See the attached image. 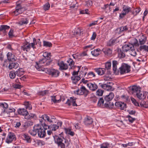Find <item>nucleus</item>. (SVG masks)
<instances>
[{
    "instance_id": "obj_1",
    "label": "nucleus",
    "mask_w": 148,
    "mask_h": 148,
    "mask_svg": "<svg viewBox=\"0 0 148 148\" xmlns=\"http://www.w3.org/2000/svg\"><path fill=\"white\" fill-rule=\"evenodd\" d=\"M114 97V94L112 92H110L109 94L103 97L105 100V106L107 108H112L114 106V104L111 101Z\"/></svg>"
},
{
    "instance_id": "obj_2",
    "label": "nucleus",
    "mask_w": 148,
    "mask_h": 148,
    "mask_svg": "<svg viewBox=\"0 0 148 148\" xmlns=\"http://www.w3.org/2000/svg\"><path fill=\"white\" fill-rule=\"evenodd\" d=\"M122 11L119 14V19H122L125 16L130 12H132V8L127 5H124L122 6Z\"/></svg>"
},
{
    "instance_id": "obj_3",
    "label": "nucleus",
    "mask_w": 148,
    "mask_h": 148,
    "mask_svg": "<svg viewBox=\"0 0 148 148\" xmlns=\"http://www.w3.org/2000/svg\"><path fill=\"white\" fill-rule=\"evenodd\" d=\"M42 125L38 124V126L40 128L38 130V136L40 138H43L46 135V130L47 129V126L46 123L42 124Z\"/></svg>"
},
{
    "instance_id": "obj_4",
    "label": "nucleus",
    "mask_w": 148,
    "mask_h": 148,
    "mask_svg": "<svg viewBox=\"0 0 148 148\" xmlns=\"http://www.w3.org/2000/svg\"><path fill=\"white\" fill-rule=\"evenodd\" d=\"M119 71L121 75L128 73L130 71V66L126 64H122Z\"/></svg>"
},
{
    "instance_id": "obj_5",
    "label": "nucleus",
    "mask_w": 148,
    "mask_h": 148,
    "mask_svg": "<svg viewBox=\"0 0 148 148\" xmlns=\"http://www.w3.org/2000/svg\"><path fill=\"white\" fill-rule=\"evenodd\" d=\"M129 92L134 95H136L141 90V88L139 86L133 85L129 88Z\"/></svg>"
},
{
    "instance_id": "obj_6",
    "label": "nucleus",
    "mask_w": 148,
    "mask_h": 148,
    "mask_svg": "<svg viewBox=\"0 0 148 148\" xmlns=\"http://www.w3.org/2000/svg\"><path fill=\"white\" fill-rule=\"evenodd\" d=\"M77 94L79 95H84L86 97L89 93V91L84 86H82L80 88L76 91Z\"/></svg>"
},
{
    "instance_id": "obj_7",
    "label": "nucleus",
    "mask_w": 148,
    "mask_h": 148,
    "mask_svg": "<svg viewBox=\"0 0 148 148\" xmlns=\"http://www.w3.org/2000/svg\"><path fill=\"white\" fill-rule=\"evenodd\" d=\"M22 9L23 8L20 4L17 3L15 8V10L13 11L12 12V15L16 16L21 14L23 12Z\"/></svg>"
},
{
    "instance_id": "obj_8",
    "label": "nucleus",
    "mask_w": 148,
    "mask_h": 148,
    "mask_svg": "<svg viewBox=\"0 0 148 148\" xmlns=\"http://www.w3.org/2000/svg\"><path fill=\"white\" fill-rule=\"evenodd\" d=\"M62 122L60 121L57 123V124H51L50 125L46 124V126H47V129H49L52 131H55L59 128V126H62Z\"/></svg>"
},
{
    "instance_id": "obj_9",
    "label": "nucleus",
    "mask_w": 148,
    "mask_h": 148,
    "mask_svg": "<svg viewBox=\"0 0 148 148\" xmlns=\"http://www.w3.org/2000/svg\"><path fill=\"white\" fill-rule=\"evenodd\" d=\"M57 64L59 67V69L60 70H65L68 68V64L64 63L63 61H58L57 62Z\"/></svg>"
},
{
    "instance_id": "obj_10",
    "label": "nucleus",
    "mask_w": 148,
    "mask_h": 148,
    "mask_svg": "<svg viewBox=\"0 0 148 148\" xmlns=\"http://www.w3.org/2000/svg\"><path fill=\"white\" fill-rule=\"evenodd\" d=\"M48 72L49 75L53 77H57L60 74L59 71L54 69H49L48 70Z\"/></svg>"
},
{
    "instance_id": "obj_11",
    "label": "nucleus",
    "mask_w": 148,
    "mask_h": 148,
    "mask_svg": "<svg viewBox=\"0 0 148 148\" xmlns=\"http://www.w3.org/2000/svg\"><path fill=\"white\" fill-rule=\"evenodd\" d=\"M76 98L74 97H70L69 99H68L65 104L68 105L69 106L71 105L73 106H77V105L76 103Z\"/></svg>"
},
{
    "instance_id": "obj_12",
    "label": "nucleus",
    "mask_w": 148,
    "mask_h": 148,
    "mask_svg": "<svg viewBox=\"0 0 148 148\" xmlns=\"http://www.w3.org/2000/svg\"><path fill=\"white\" fill-rule=\"evenodd\" d=\"M115 106L117 108L121 110H124L126 108V103L121 101L116 102Z\"/></svg>"
},
{
    "instance_id": "obj_13",
    "label": "nucleus",
    "mask_w": 148,
    "mask_h": 148,
    "mask_svg": "<svg viewBox=\"0 0 148 148\" xmlns=\"http://www.w3.org/2000/svg\"><path fill=\"white\" fill-rule=\"evenodd\" d=\"M54 139V141L57 144L58 147H60L61 148H65V145L63 142L66 143V139Z\"/></svg>"
},
{
    "instance_id": "obj_14",
    "label": "nucleus",
    "mask_w": 148,
    "mask_h": 148,
    "mask_svg": "<svg viewBox=\"0 0 148 148\" xmlns=\"http://www.w3.org/2000/svg\"><path fill=\"white\" fill-rule=\"evenodd\" d=\"M134 46L133 45L130 44H125L122 47L123 51L127 52L130 51L131 50H133Z\"/></svg>"
},
{
    "instance_id": "obj_15",
    "label": "nucleus",
    "mask_w": 148,
    "mask_h": 148,
    "mask_svg": "<svg viewBox=\"0 0 148 148\" xmlns=\"http://www.w3.org/2000/svg\"><path fill=\"white\" fill-rule=\"evenodd\" d=\"M39 64H41L42 66H47L49 65L51 62V61L46 59L45 58H43L38 61Z\"/></svg>"
},
{
    "instance_id": "obj_16",
    "label": "nucleus",
    "mask_w": 148,
    "mask_h": 148,
    "mask_svg": "<svg viewBox=\"0 0 148 148\" xmlns=\"http://www.w3.org/2000/svg\"><path fill=\"white\" fill-rule=\"evenodd\" d=\"M7 56L8 60L9 61H14L16 59V58L15 55L10 52H8L7 53Z\"/></svg>"
},
{
    "instance_id": "obj_17",
    "label": "nucleus",
    "mask_w": 148,
    "mask_h": 148,
    "mask_svg": "<svg viewBox=\"0 0 148 148\" xmlns=\"http://www.w3.org/2000/svg\"><path fill=\"white\" fill-rule=\"evenodd\" d=\"M33 145L36 146H41L44 145L45 143L42 140L39 139H33Z\"/></svg>"
},
{
    "instance_id": "obj_18",
    "label": "nucleus",
    "mask_w": 148,
    "mask_h": 148,
    "mask_svg": "<svg viewBox=\"0 0 148 148\" xmlns=\"http://www.w3.org/2000/svg\"><path fill=\"white\" fill-rule=\"evenodd\" d=\"M40 127L38 126V124H37L35 125L33 128V129L29 131L30 134L33 136L36 135L38 133V130L40 129Z\"/></svg>"
},
{
    "instance_id": "obj_19",
    "label": "nucleus",
    "mask_w": 148,
    "mask_h": 148,
    "mask_svg": "<svg viewBox=\"0 0 148 148\" xmlns=\"http://www.w3.org/2000/svg\"><path fill=\"white\" fill-rule=\"evenodd\" d=\"M94 70L99 75H103L106 71L105 69L101 68H95Z\"/></svg>"
},
{
    "instance_id": "obj_20",
    "label": "nucleus",
    "mask_w": 148,
    "mask_h": 148,
    "mask_svg": "<svg viewBox=\"0 0 148 148\" xmlns=\"http://www.w3.org/2000/svg\"><path fill=\"white\" fill-rule=\"evenodd\" d=\"M87 71L88 69L86 66H85L82 67V70L79 72V76L81 77L86 76Z\"/></svg>"
},
{
    "instance_id": "obj_21",
    "label": "nucleus",
    "mask_w": 148,
    "mask_h": 148,
    "mask_svg": "<svg viewBox=\"0 0 148 148\" xmlns=\"http://www.w3.org/2000/svg\"><path fill=\"white\" fill-rule=\"evenodd\" d=\"M21 49L23 51L27 52L30 49V45L27 42L26 43L23 44L21 46Z\"/></svg>"
},
{
    "instance_id": "obj_22",
    "label": "nucleus",
    "mask_w": 148,
    "mask_h": 148,
    "mask_svg": "<svg viewBox=\"0 0 148 148\" xmlns=\"http://www.w3.org/2000/svg\"><path fill=\"white\" fill-rule=\"evenodd\" d=\"M29 18V17L21 18L20 20L18 22V24L21 25H26L28 23Z\"/></svg>"
},
{
    "instance_id": "obj_23",
    "label": "nucleus",
    "mask_w": 148,
    "mask_h": 148,
    "mask_svg": "<svg viewBox=\"0 0 148 148\" xmlns=\"http://www.w3.org/2000/svg\"><path fill=\"white\" fill-rule=\"evenodd\" d=\"M119 64V62L116 60L112 61V69L114 73L118 74L119 72V70L117 71V65Z\"/></svg>"
},
{
    "instance_id": "obj_24",
    "label": "nucleus",
    "mask_w": 148,
    "mask_h": 148,
    "mask_svg": "<svg viewBox=\"0 0 148 148\" xmlns=\"http://www.w3.org/2000/svg\"><path fill=\"white\" fill-rule=\"evenodd\" d=\"M87 86L89 88L90 90L92 91H95L97 88V85L94 83H92L90 82H88Z\"/></svg>"
},
{
    "instance_id": "obj_25",
    "label": "nucleus",
    "mask_w": 148,
    "mask_h": 148,
    "mask_svg": "<svg viewBox=\"0 0 148 148\" xmlns=\"http://www.w3.org/2000/svg\"><path fill=\"white\" fill-rule=\"evenodd\" d=\"M18 112L19 114L24 116L25 117L27 114L28 111L26 109L19 108L18 110Z\"/></svg>"
},
{
    "instance_id": "obj_26",
    "label": "nucleus",
    "mask_w": 148,
    "mask_h": 148,
    "mask_svg": "<svg viewBox=\"0 0 148 148\" xmlns=\"http://www.w3.org/2000/svg\"><path fill=\"white\" fill-rule=\"evenodd\" d=\"M110 82L109 83L107 82V84H101V86L105 90L108 91L111 90H112V87L108 84H110Z\"/></svg>"
},
{
    "instance_id": "obj_27",
    "label": "nucleus",
    "mask_w": 148,
    "mask_h": 148,
    "mask_svg": "<svg viewBox=\"0 0 148 148\" xmlns=\"http://www.w3.org/2000/svg\"><path fill=\"white\" fill-rule=\"evenodd\" d=\"M105 100L102 97L98 99V101L97 103L98 106L101 108H103L105 107Z\"/></svg>"
},
{
    "instance_id": "obj_28",
    "label": "nucleus",
    "mask_w": 148,
    "mask_h": 148,
    "mask_svg": "<svg viewBox=\"0 0 148 148\" xmlns=\"http://www.w3.org/2000/svg\"><path fill=\"white\" fill-rule=\"evenodd\" d=\"M84 122L86 125L91 124L93 122L92 119L89 116H87L85 119Z\"/></svg>"
},
{
    "instance_id": "obj_29",
    "label": "nucleus",
    "mask_w": 148,
    "mask_h": 148,
    "mask_svg": "<svg viewBox=\"0 0 148 148\" xmlns=\"http://www.w3.org/2000/svg\"><path fill=\"white\" fill-rule=\"evenodd\" d=\"M116 42V39L112 38L107 42V45L108 46H112L115 44Z\"/></svg>"
},
{
    "instance_id": "obj_30",
    "label": "nucleus",
    "mask_w": 148,
    "mask_h": 148,
    "mask_svg": "<svg viewBox=\"0 0 148 148\" xmlns=\"http://www.w3.org/2000/svg\"><path fill=\"white\" fill-rule=\"evenodd\" d=\"M147 39V36L144 35H142L140 36L139 39V42L140 45L144 44L146 42Z\"/></svg>"
},
{
    "instance_id": "obj_31",
    "label": "nucleus",
    "mask_w": 148,
    "mask_h": 148,
    "mask_svg": "<svg viewBox=\"0 0 148 148\" xmlns=\"http://www.w3.org/2000/svg\"><path fill=\"white\" fill-rule=\"evenodd\" d=\"M10 27L7 25H2L0 27V31L3 32V33L6 34L7 32L6 30L9 29Z\"/></svg>"
},
{
    "instance_id": "obj_32",
    "label": "nucleus",
    "mask_w": 148,
    "mask_h": 148,
    "mask_svg": "<svg viewBox=\"0 0 148 148\" xmlns=\"http://www.w3.org/2000/svg\"><path fill=\"white\" fill-rule=\"evenodd\" d=\"M136 96L139 99L141 100L144 99L146 97V96L144 92H141V90L138 93Z\"/></svg>"
},
{
    "instance_id": "obj_33",
    "label": "nucleus",
    "mask_w": 148,
    "mask_h": 148,
    "mask_svg": "<svg viewBox=\"0 0 148 148\" xmlns=\"http://www.w3.org/2000/svg\"><path fill=\"white\" fill-rule=\"evenodd\" d=\"M101 51L100 49L99 48H98L91 51V53L93 56H97L100 54Z\"/></svg>"
},
{
    "instance_id": "obj_34",
    "label": "nucleus",
    "mask_w": 148,
    "mask_h": 148,
    "mask_svg": "<svg viewBox=\"0 0 148 148\" xmlns=\"http://www.w3.org/2000/svg\"><path fill=\"white\" fill-rule=\"evenodd\" d=\"M35 117H36V115L35 114L31 113H29L28 112L27 114L25 116L24 118L27 120H30L34 118Z\"/></svg>"
},
{
    "instance_id": "obj_35",
    "label": "nucleus",
    "mask_w": 148,
    "mask_h": 148,
    "mask_svg": "<svg viewBox=\"0 0 148 148\" xmlns=\"http://www.w3.org/2000/svg\"><path fill=\"white\" fill-rule=\"evenodd\" d=\"M18 66V64L17 63L12 62L10 63L8 66L9 68L10 69H16Z\"/></svg>"
},
{
    "instance_id": "obj_36",
    "label": "nucleus",
    "mask_w": 148,
    "mask_h": 148,
    "mask_svg": "<svg viewBox=\"0 0 148 148\" xmlns=\"http://www.w3.org/2000/svg\"><path fill=\"white\" fill-rule=\"evenodd\" d=\"M80 77L79 76H72L71 77V79L73 82L76 84V83L80 79Z\"/></svg>"
},
{
    "instance_id": "obj_37",
    "label": "nucleus",
    "mask_w": 148,
    "mask_h": 148,
    "mask_svg": "<svg viewBox=\"0 0 148 148\" xmlns=\"http://www.w3.org/2000/svg\"><path fill=\"white\" fill-rule=\"evenodd\" d=\"M24 105L25 106L26 109L31 110L32 109L31 102L30 101H25L24 102Z\"/></svg>"
},
{
    "instance_id": "obj_38",
    "label": "nucleus",
    "mask_w": 148,
    "mask_h": 148,
    "mask_svg": "<svg viewBox=\"0 0 148 148\" xmlns=\"http://www.w3.org/2000/svg\"><path fill=\"white\" fill-rule=\"evenodd\" d=\"M103 51L105 55L108 56H110L112 54V50L109 48L104 49L103 50Z\"/></svg>"
},
{
    "instance_id": "obj_39",
    "label": "nucleus",
    "mask_w": 148,
    "mask_h": 148,
    "mask_svg": "<svg viewBox=\"0 0 148 148\" xmlns=\"http://www.w3.org/2000/svg\"><path fill=\"white\" fill-rule=\"evenodd\" d=\"M135 9L136 10L135 11L133 10L131 12L132 14L133 15L134 17L137 16L141 10L140 8V7L137 8Z\"/></svg>"
},
{
    "instance_id": "obj_40",
    "label": "nucleus",
    "mask_w": 148,
    "mask_h": 148,
    "mask_svg": "<svg viewBox=\"0 0 148 148\" xmlns=\"http://www.w3.org/2000/svg\"><path fill=\"white\" fill-rule=\"evenodd\" d=\"M118 29H119V33H121L128 30V27L127 25H125L124 26H122L119 27Z\"/></svg>"
},
{
    "instance_id": "obj_41",
    "label": "nucleus",
    "mask_w": 148,
    "mask_h": 148,
    "mask_svg": "<svg viewBox=\"0 0 148 148\" xmlns=\"http://www.w3.org/2000/svg\"><path fill=\"white\" fill-rule=\"evenodd\" d=\"M16 73L18 76L20 77L24 74L23 69L22 68H19L16 71Z\"/></svg>"
},
{
    "instance_id": "obj_42",
    "label": "nucleus",
    "mask_w": 148,
    "mask_h": 148,
    "mask_svg": "<svg viewBox=\"0 0 148 148\" xmlns=\"http://www.w3.org/2000/svg\"><path fill=\"white\" fill-rule=\"evenodd\" d=\"M67 62L69 64V65L70 66V69H72L74 66L75 62L71 58H69L67 61Z\"/></svg>"
},
{
    "instance_id": "obj_43",
    "label": "nucleus",
    "mask_w": 148,
    "mask_h": 148,
    "mask_svg": "<svg viewBox=\"0 0 148 148\" xmlns=\"http://www.w3.org/2000/svg\"><path fill=\"white\" fill-rule=\"evenodd\" d=\"M64 130L66 133L72 136L75 134L74 132L71 131V130L69 128H64Z\"/></svg>"
},
{
    "instance_id": "obj_44",
    "label": "nucleus",
    "mask_w": 148,
    "mask_h": 148,
    "mask_svg": "<svg viewBox=\"0 0 148 148\" xmlns=\"http://www.w3.org/2000/svg\"><path fill=\"white\" fill-rule=\"evenodd\" d=\"M44 58H45L46 59L49 61L51 58V53L47 52H45L43 55Z\"/></svg>"
},
{
    "instance_id": "obj_45",
    "label": "nucleus",
    "mask_w": 148,
    "mask_h": 148,
    "mask_svg": "<svg viewBox=\"0 0 148 148\" xmlns=\"http://www.w3.org/2000/svg\"><path fill=\"white\" fill-rule=\"evenodd\" d=\"M33 42L31 43H29V45H30V48L31 47H32L34 49H36V39L35 38H33Z\"/></svg>"
},
{
    "instance_id": "obj_46",
    "label": "nucleus",
    "mask_w": 148,
    "mask_h": 148,
    "mask_svg": "<svg viewBox=\"0 0 148 148\" xmlns=\"http://www.w3.org/2000/svg\"><path fill=\"white\" fill-rule=\"evenodd\" d=\"M139 50L140 51L148 52V46L145 45H141L139 47Z\"/></svg>"
},
{
    "instance_id": "obj_47",
    "label": "nucleus",
    "mask_w": 148,
    "mask_h": 148,
    "mask_svg": "<svg viewBox=\"0 0 148 148\" xmlns=\"http://www.w3.org/2000/svg\"><path fill=\"white\" fill-rule=\"evenodd\" d=\"M118 56L119 57L121 58H124L125 57V55L121 49L118 51Z\"/></svg>"
},
{
    "instance_id": "obj_48",
    "label": "nucleus",
    "mask_w": 148,
    "mask_h": 148,
    "mask_svg": "<svg viewBox=\"0 0 148 148\" xmlns=\"http://www.w3.org/2000/svg\"><path fill=\"white\" fill-rule=\"evenodd\" d=\"M52 44L51 42L45 40L43 41V46L44 47H52Z\"/></svg>"
},
{
    "instance_id": "obj_49",
    "label": "nucleus",
    "mask_w": 148,
    "mask_h": 148,
    "mask_svg": "<svg viewBox=\"0 0 148 148\" xmlns=\"http://www.w3.org/2000/svg\"><path fill=\"white\" fill-rule=\"evenodd\" d=\"M82 33L81 29L79 28H77L75 29L74 32V35L76 36H80Z\"/></svg>"
},
{
    "instance_id": "obj_50",
    "label": "nucleus",
    "mask_w": 148,
    "mask_h": 148,
    "mask_svg": "<svg viewBox=\"0 0 148 148\" xmlns=\"http://www.w3.org/2000/svg\"><path fill=\"white\" fill-rule=\"evenodd\" d=\"M16 74L14 71H12L10 72L9 77L11 79H14L15 78Z\"/></svg>"
},
{
    "instance_id": "obj_51",
    "label": "nucleus",
    "mask_w": 148,
    "mask_h": 148,
    "mask_svg": "<svg viewBox=\"0 0 148 148\" xmlns=\"http://www.w3.org/2000/svg\"><path fill=\"white\" fill-rule=\"evenodd\" d=\"M86 75L87 78H92L96 76L95 74L92 71H90Z\"/></svg>"
},
{
    "instance_id": "obj_52",
    "label": "nucleus",
    "mask_w": 148,
    "mask_h": 148,
    "mask_svg": "<svg viewBox=\"0 0 148 148\" xmlns=\"http://www.w3.org/2000/svg\"><path fill=\"white\" fill-rule=\"evenodd\" d=\"M14 30L12 28H11L9 32L8 33V35L10 38H12L15 36L14 34Z\"/></svg>"
},
{
    "instance_id": "obj_53",
    "label": "nucleus",
    "mask_w": 148,
    "mask_h": 148,
    "mask_svg": "<svg viewBox=\"0 0 148 148\" xmlns=\"http://www.w3.org/2000/svg\"><path fill=\"white\" fill-rule=\"evenodd\" d=\"M8 104L5 102L3 103H0V108H2L4 109V112L5 111V109L8 108Z\"/></svg>"
},
{
    "instance_id": "obj_54",
    "label": "nucleus",
    "mask_w": 148,
    "mask_h": 148,
    "mask_svg": "<svg viewBox=\"0 0 148 148\" xmlns=\"http://www.w3.org/2000/svg\"><path fill=\"white\" fill-rule=\"evenodd\" d=\"M7 138H8L9 139H16V136L14 134L11 132L8 133Z\"/></svg>"
},
{
    "instance_id": "obj_55",
    "label": "nucleus",
    "mask_w": 148,
    "mask_h": 148,
    "mask_svg": "<svg viewBox=\"0 0 148 148\" xmlns=\"http://www.w3.org/2000/svg\"><path fill=\"white\" fill-rule=\"evenodd\" d=\"M42 117H43V119H44L45 121L47 120V121L50 123L52 122V121L50 120L49 117L47 114H44L42 116Z\"/></svg>"
},
{
    "instance_id": "obj_56",
    "label": "nucleus",
    "mask_w": 148,
    "mask_h": 148,
    "mask_svg": "<svg viewBox=\"0 0 148 148\" xmlns=\"http://www.w3.org/2000/svg\"><path fill=\"white\" fill-rule=\"evenodd\" d=\"M6 110L5 111L7 113L14 112L15 111V109L13 108H7Z\"/></svg>"
},
{
    "instance_id": "obj_57",
    "label": "nucleus",
    "mask_w": 148,
    "mask_h": 148,
    "mask_svg": "<svg viewBox=\"0 0 148 148\" xmlns=\"http://www.w3.org/2000/svg\"><path fill=\"white\" fill-rule=\"evenodd\" d=\"M50 7V5L49 3H47L43 6L44 10H48Z\"/></svg>"
},
{
    "instance_id": "obj_58",
    "label": "nucleus",
    "mask_w": 148,
    "mask_h": 148,
    "mask_svg": "<svg viewBox=\"0 0 148 148\" xmlns=\"http://www.w3.org/2000/svg\"><path fill=\"white\" fill-rule=\"evenodd\" d=\"M51 100L54 103H58V102L60 101V99L59 100H57L56 99V97L55 96H51Z\"/></svg>"
},
{
    "instance_id": "obj_59",
    "label": "nucleus",
    "mask_w": 148,
    "mask_h": 148,
    "mask_svg": "<svg viewBox=\"0 0 148 148\" xmlns=\"http://www.w3.org/2000/svg\"><path fill=\"white\" fill-rule=\"evenodd\" d=\"M48 92L49 91L45 90L39 92L38 94V95L43 96L45 95L47 93H48Z\"/></svg>"
},
{
    "instance_id": "obj_60",
    "label": "nucleus",
    "mask_w": 148,
    "mask_h": 148,
    "mask_svg": "<svg viewBox=\"0 0 148 148\" xmlns=\"http://www.w3.org/2000/svg\"><path fill=\"white\" fill-rule=\"evenodd\" d=\"M36 64L35 65V67L36 69L38 71L40 70L41 69V66L40 65V64H39V62H36Z\"/></svg>"
},
{
    "instance_id": "obj_61",
    "label": "nucleus",
    "mask_w": 148,
    "mask_h": 148,
    "mask_svg": "<svg viewBox=\"0 0 148 148\" xmlns=\"http://www.w3.org/2000/svg\"><path fill=\"white\" fill-rule=\"evenodd\" d=\"M111 65V62H107L105 64V68L108 70L109 69H110Z\"/></svg>"
},
{
    "instance_id": "obj_62",
    "label": "nucleus",
    "mask_w": 148,
    "mask_h": 148,
    "mask_svg": "<svg viewBox=\"0 0 148 148\" xmlns=\"http://www.w3.org/2000/svg\"><path fill=\"white\" fill-rule=\"evenodd\" d=\"M127 118H128V119L129 122L131 123H132L135 120V118L132 117L129 115L127 116Z\"/></svg>"
},
{
    "instance_id": "obj_63",
    "label": "nucleus",
    "mask_w": 148,
    "mask_h": 148,
    "mask_svg": "<svg viewBox=\"0 0 148 148\" xmlns=\"http://www.w3.org/2000/svg\"><path fill=\"white\" fill-rule=\"evenodd\" d=\"M14 123H16L15 127L16 128H18L21 125V121H15Z\"/></svg>"
},
{
    "instance_id": "obj_64",
    "label": "nucleus",
    "mask_w": 148,
    "mask_h": 148,
    "mask_svg": "<svg viewBox=\"0 0 148 148\" xmlns=\"http://www.w3.org/2000/svg\"><path fill=\"white\" fill-rule=\"evenodd\" d=\"M92 4V2L90 0H88L86 1V5L88 7L91 6Z\"/></svg>"
}]
</instances>
